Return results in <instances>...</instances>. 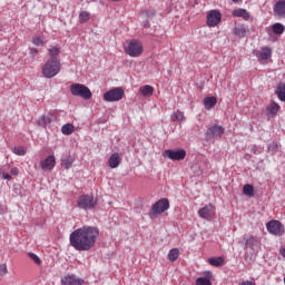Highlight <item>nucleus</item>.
<instances>
[{
	"instance_id": "obj_4",
	"label": "nucleus",
	"mask_w": 285,
	"mask_h": 285,
	"mask_svg": "<svg viewBox=\"0 0 285 285\" xmlns=\"http://www.w3.org/2000/svg\"><path fill=\"white\" fill-rule=\"evenodd\" d=\"M71 95L73 97H81V99H91L92 98V92L86 85L81 83H72L70 86Z\"/></svg>"
},
{
	"instance_id": "obj_40",
	"label": "nucleus",
	"mask_w": 285,
	"mask_h": 285,
	"mask_svg": "<svg viewBox=\"0 0 285 285\" xmlns=\"http://www.w3.org/2000/svg\"><path fill=\"white\" fill-rule=\"evenodd\" d=\"M8 274V265L0 264V275H7Z\"/></svg>"
},
{
	"instance_id": "obj_25",
	"label": "nucleus",
	"mask_w": 285,
	"mask_h": 285,
	"mask_svg": "<svg viewBox=\"0 0 285 285\" xmlns=\"http://www.w3.org/2000/svg\"><path fill=\"white\" fill-rule=\"evenodd\" d=\"M208 264H210V266H215L216 268H219L220 266H224V257L219 256V257L208 258Z\"/></svg>"
},
{
	"instance_id": "obj_17",
	"label": "nucleus",
	"mask_w": 285,
	"mask_h": 285,
	"mask_svg": "<svg viewBox=\"0 0 285 285\" xmlns=\"http://www.w3.org/2000/svg\"><path fill=\"white\" fill-rule=\"evenodd\" d=\"M55 156H48L43 161L40 163V166L43 170H52V168H55Z\"/></svg>"
},
{
	"instance_id": "obj_39",
	"label": "nucleus",
	"mask_w": 285,
	"mask_h": 285,
	"mask_svg": "<svg viewBox=\"0 0 285 285\" xmlns=\"http://www.w3.org/2000/svg\"><path fill=\"white\" fill-rule=\"evenodd\" d=\"M31 41H32L33 46H43V38H41V37L32 38Z\"/></svg>"
},
{
	"instance_id": "obj_13",
	"label": "nucleus",
	"mask_w": 285,
	"mask_h": 285,
	"mask_svg": "<svg viewBox=\"0 0 285 285\" xmlns=\"http://www.w3.org/2000/svg\"><path fill=\"white\" fill-rule=\"evenodd\" d=\"M213 215H215V206H213V204H208L198 210V216L200 219L208 220L210 217H213Z\"/></svg>"
},
{
	"instance_id": "obj_42",
	"label": "nucleus",
	"mask_w": 285,
	"mask_h": 285,
	"mask_svg": "<svg viewBox=\"0 0 285 285\" xmlns=\"http://www.w3.org/2000/svg\"><path fill=\"white\" fill-rule=\"evenodd\" d=\"M204 277H205V279H209V282H210V279H213V272H210V271H206V272H204Z\"/></svg>"
},
{
	"instance_id": "obj_26",
	"label": "nucleus",
	"mask_w": 285,
	"mask_h": 285,
	"mask_svg": "<svg viewBox=\"0 0 285 285\" xmlns=\"http://www.w3.org/2000/svg\"><path fill=\"white\" fill-rule=\"evenodd\" d=\"M272 30H273L274 35H284L285 27H284V24L276 22L273 24Z\"/></svg>"
},
{
	"instance_id": "obj_38",
	"label": "nucleus",
	"mask_w": 285,
	"mask_h": 285,
	"mask_svg": "<svg viewBox=\"0 0 285 285\" xmlns=\"http://www.w3.org/2000/svg\"><path fill=\"white\" fill-rule=\"evenodd\" d=\"M28 255H29L30 259H32V262H35V264H38V265L41 264V258H39V256H37V254L29 253Z\"/></svg>"
},
{
	"instance_id": "obj_33",
	"label": "nucleus",
	"mask_w": 285,
	"mask_h": 285,
	"mask_svg": "<svg viewBox=\"0 0 285 285\" xmlns=\"http://www.w3.org/2000/svg\"><path fill=\"white\" fill-rule=\"evenodd\" d=\"M75 163V159L72 157L68 156L67 158L62 159V167L66 168V170L72 168V164Z\"/></svg>"
},
{
	"instance_id": "obj_36",
	"label": "nucleus",
	"mask_w": 285,
	"mask_h": 285,
	"mask_svg": "<svg viewBox=\"0 0 285 285\" xmlns=\"http://www.w3.org/2000/svg\"><path fill=\"white\" fill-rule=\"evenodd\" d=\"M250 153H253V155H262V153H264V148L257 147V145H253L250 147Z\"/></svg>"
},
{
	"instance_id": "obj_30",
	"label": "nucleus",
	"mask_w": 285,
	"mask_h": 285,
	"mask_svg": "<svg viewBox=\"0 0 285 285\" xmlns=\"http://www.w3.org/2000/svg\"><path fill=\"white\" fill-rule=\"evenodd\" d=\"M243 193L247 197H253L255 195V187H253V185H249V184L244 185Z\"/></svg>"
},
{
	"instance_id": "obj_31",
	"label": "nucleus",
	"mask_w": 285,
	"mask_h": 285,
	"mask_svg": "<svg viewBox=\"0 0 285 285\" xmlns=\"http://www.w3.org/2000/svg\"><path fill=\"white\" fill-rule=\"evenodd\" d=\"M179 258V249L178 248H173L168 253V259L169 262H177Z\"/></svg>"
},
{
	"instance_id": "obj_3",
	"label": "nucleus",
	"mask_w": 285,
	"mask_h": 285,
	"mask_svg": "<svg viewBox=\"0 0 285 285\" xmlns=\"http://www.w3.org/2000/svg\"><path fill=\"white\" fill-rule=\"evenodd\" d=\"M168 208H170V203L168 202V199L163 198V199L156 202L151 206L149 217L151 219L155 217H159V215H161V213H166V210H168Z\"/></svg>"
},
{
	"instance_id": "obj_20",
	"label": "nucleus",
	"mask_w": 285,
	"mask_h": 285,
	"mask_svg": "<svg viewBox=\"0 0 285 285\" xmlns=\"http://www.w3.org/2000/svg\"><path fill=\"white\" fill-rule=\"evenodd\" d=\"M203 104L206 110H213L215 106H217V98L216 97H205Z\"/></svg>"
},
{
	"instance_id": "obj_2",
	"label": "nucleus",
	"mask_w": 285,
	"mask_h": 285,
	"mask_svg": "<svg viewBox=\"0 0 285 285\" xmlns=\"http://www.w3.org/2000/svg\"><path fill=\"white\" fill-rule=\"evenodd\" d=\"M58 72H61V61L57 58H49L42 67L43 77L52 79V77H57Z\"/></svg>"
},
{
	"instance_id": "obj_14",
	"label": "nucleus",
	"mask_w": 285,
	"mask_h": 285,
	"mask_svg": "<svg viewBox=\"0 0 285 285\" xmlns=\"http://www.w3.org/2000/svg\"><path fill=\"white\" fill-rule=\"evenodd\" d=\"M254 55L258 61H267L271 55H273V50L269 47H262L261 50H254Z\"/></svg>"
},
{
	"instance_id": "obj_6",
	"label": "nucleus",
	"mask_w": 285,
	"mask_h": 285,
	"mask_svg": "<svg viewBox=\"0 0 285 285\" xmlns=\"http://www.w3.org/2000/svg\"><path fill=\"white\" fill-rule=\"evenodd\" d=\"M125 52L129 57H140L141 52H144V46L138 40H131L125 48Z\"/></svg>"
},
{
	"instance_id": "obj_35",
	"label": "nucleus",
	"mask_w": 285,
	"mask_h": 285,
	"mask_svg": "<svg viewBox=\"0 0 285 285\" xmlns=\"http://www.w3.org/2000/svg\"><path fill=\"white\" fill-rule=\"evenodd\" d=\"M196 285H213V282H210V279L205 277H198L196 279Z\"/></svg>"
},
{
	"instance_id": "obj_37",
	"label": "nucleus",
	"mask_w": 285,
	"mask_h": 285,
	"mask_svg": "<svg viewBox=\"0 0 285 285\" xmlns=\"http://www.w3.org/2000/svg\"><path fill=\"white\" fill-rule=\"evenodd\" d=\"M13 153H14V155H19L20 157H23V155H26L27 150L24 149V147H14Z\"/></svg>"
},
{
	"instance_id": "obj_28",
	"label": "nucleus",
	"mask_w": 285,
	"mask_h": 285,
	"mask_svg": "<svg viewBox=\"0 0 285 285\" xmlns=\"http://www.w3.org/2000/svg\"><path fill=\"white\" fill-rule=\"evenodd\" d=\"M171 121H186V116L184 111L177 110L171 115Z\"/></svg>"
},
{
	"instance_id": "obj_1",
	"label": "nucleus",
	"mask_w": 285,
	"mask_h": 285,
	"mask_svg": "<svg viewBox=\"0 0 285 285\" xmlns=\"http://www.w3.org/2000/svg\"><path fill=\"white\" fill-rule=\"evenodd\" d=\"M99 238V228L94 226H83L75 229L70 236V246L75 250H90L95 247L97 239Z\"/></svg>"
},
{
	"instance_id": "obj_21",
	"label": "nucleus",
	"mask_w": 285,
	"mask_h": 285,
	"mask_svg": "<svg viewBox=\"0 0 285 285\" xmlns=\"http://www.w3.org/2000/svg\"><path fill=\"white\" fill-rule=\"evenodd\" d=\"M233 17H242L245 21H248L250 19V13L246 11V9H236L232 11Z\"/></svg>"
},
{
	"instance_id": "obj_47",
	"label": "nucleus",
	"mask_w": 285,
	"mask_h": 285,
	"mask_svg": "<svg viewBox=\"0 0 285 285\" xmlns=\"http://www.w3.org/2000/svg\"><path fill=\"white\" fill-rule=\"evenodd\" d=\"M148 26H150V23H149L148 21H146V22L142 23V27H144V28H148Z\"/></svg>"
},
{
	"instance_id": "obj_45",
	"label": "nucleus",
	"mask_w": 285,
	"mask_h": 285,
	"mask_svg": "<svg viewBox=\"0 0 285 285\" xmlns=\"http://www.w3.org/2000/svg\"><path fill=\"white\" fill-rule=\"evenodd\" d=\"M277 147L275 145H268V150H272L273 154H275V149Z\"/></svg>"
},
{
	"instance_id": "obj_9",
	"label": "nucleus",
	"mask_w": 285,
	"mask_h": 285,
	"mask_svg": "<svg viewBox=\"0 0 285 285\" xmlns=\"http://www.w3.org/2000/svg\"><path fill=\"white\" fill-rule=\"evenodd\" d=\"M224 135V127L219 125H212L207 128L206 139L207 141H213V139H222Z\"/></svg>"
},
{
	"instance_id": "obj_46",
	"label": "nucleus",
	"mask_w": 285,
	"mask_h": 285,
	"mask_svg": "<svg viewBox=\"0 0 285 285\" xmlns=\"http://www.w3.org/2000/svg\"><path fill=\"white\" fill-rule=\"evenodd\" d=\"M279 253H281L282 257H284V259H285V247L281 248Z\"/></svg>"
},
{
	"instance_id": "obj_12",
	"label": "nucleus",
	"mask_w": 285,
	"mask_h": 285,
	"mask_svg": "<svg viewBox=\"0 0 285 285\" xmlns=\"http://www.w3.org/2000/svg\"><path fill=\"white\" fill-rule=\"evenodd\" d=\"M222 23V13L217 10H212L207 13L208 28H215Z\"/></svg>"
},
{
	"instance_id": "obj_5",
	"label": "nucleus",
	"mask_w": 285,
	"mask_h": 285,
	"mask_svg": "<svg viewBox=\"0 0 285 285\" xmlns=\"http://www.w3.org/2000/svg\"><path fill=\"white\" fill-rule=\"evenodd\" d=\"M77 205L78 208H81L82 210H92V208L97 206V199L90 195H81L78 198Z\"/></svg>"
},
{
	"instance_id": "obj_16",
	"label": "nucleus",
	"mask_w": 285,
	"mask_h": 285,
	"mask_svg": "<svg viewBox=\"0 0 285 285\" xmlns=\"http://www.w3.org/2000/svg\"><path fill=\"white\" fill-rule=\"evenodd\" d=\"M274 14L281 19H285V0H278L274 4Z\"/></svg>"
},
{
	"instance_id": "obj_8",
	"label": "nucleus",
	"mask_w": 285,
	"mask_h": 285,
	"mask_svg": "<svg viewBox=\"0 0 285 285\" xmlns=\"http://www.w3.org/2000/svg\"><path fill=\"white\" fill-rule=\"evenodd\" d=\"M163 157H167L171 161H181L186 159V150L184 149H166L163 153Z\"/></svg>"
},
{
	"instance_id": "obj_24",
	"label": "nucleus",
	"mask_w": 285,
	"mask_h": 285,
	"mask_svg": "<svg viewBox=\"0 0 285 285\" xmlns=\"http://www.w3.org/2000/svg\"><path fill=\"white\" fill-rule=\"evenodd\" d=\"M52 122V116L50 115H43L38 119V126H41L42 128H46L48 124Z\"/></svg>"
},
{
	"instance_id": "obj_19",
	"label": "nucleus",
	"mask_w": 285,
	"mask_h": 285,
	"mask_svg": "<svg viewBox=\"0 0 285 285\" xmlns=\"http://www.w3.org/2000/svg\"><path fill=\"white\" fill-rule=\"evenodd\" d=\"M119 164H121V156L119 153H115L109 157V168H118Z\"/></svg>"
},
{
	"instance_id": "obj_34",
	"label": "nucleus",
	"mask_w": 285,
	"mask_h": 285,
	"mask_svg": "<svg viewBox=\"0 0 285 285\" xmlns=\"http://www.w3.org/2000/svg\"><path fill=\"white\" fill-rule=\"evenodd\" d=\"M59 50H60L59 47H51L49 49V57H50V59H57V57L59 56Z\"/></svg>"
},
{
	"instance_id": "obj_27",
	"label": "nucleus",
	"mask_w": 285,
	"mask_h": 285,
	"mask_svg": "<svg viewBox=\"0 0 285 285\" xmlns=\"http://www.w3.org/2000/svg\"><path fill=\"white\" fill-rule=\"evenodd\" d=\"M276 95L281 101H285V83H279L276 89Z\"/></svg>"
},
{
	"instance_id": "obj_29",
	"label": "nucleus",
	"mask_w": 285,
	"mask_h": 285,
	"mask_svg": "<svg viewBox=\"0 0 285 285\" xmlns=\"http://www.w3.org/2000/svg\"><path fill=\"white\" fill-rule=\"evenodd\" d=\"M62 135H72L75 132V125L66 124L61 127Z\"/></svg>"
},
{
	"instance_id": "obj_44",
	"label": "nucleus",
	"mask_w": 285,
	"mask_h": 285,
	"mask_svg": "<svg viewBox=\"0 0 285 285\" xmlns=\"http://www.w3.org/2000/svg\"><path fill=\"white\" fill-rule=\"evenodd\" d=\"M2 178L9 181L10 179H12V176H10V174H2Z\"/></svg>"
},
{
	"instance_id": "obj_10",
	"label": "nucleus",
	"mask_w": 285,
	"mask_h": 285,
	"mask_svg": "<svg viewBox=\"0 0 285 285\" xmlns=\"http://www.w3.org/2000/svg\"><path fill=\"white\" fill-rule=\"evenodd\" d=\"M267 232L271 235H276L281 237V235H284V225L279 220H269L266 224Z\"/></svg>"
},
{
	"instance_id": "obj_18",
	"label": "nucleus",
	"mask_w": 285,
	"mask_h": 285,
	"mask_svg": "<svg viewBox=\"0 0 285 285\" xmlns=\"http://www.w3.org/2000/svg\"><path fill=\"white\" fill-rule=\"evenodd\" d=\"M233 32L239 39H244V37H246V33L248 32V27L244 24H238L234 28Z\"/></svg>"
},
{
	"instance_id": "obj_23",
	"label": "nucleus",
	"mask_w": 285,
	"mask_h": 285,
	"mask_svg": "<svg viewBox=\"0 0 285 285\" xmlns=\"http://www.w3.org/2000/svg\"><path fill=\"white\" fill-rule=\"evenodd\" d=\"M279 112V106L277 102H272L269 106H267V115L268 117H275Z\"/></svg>"
},
{
	"instance_id": "obj_7",
	"label": "nucleus",
	"mask_w": 285,
	"mask_h": 285,
	"mask_svg": "<svg viewBox=\"0 0 285 285\" xmlns=\"http://www.w3.org/2000/svg\"><path fill=\"white\" fill-rule=\"evenodd\" d=\"M105 101H121L124 99V89L121 87H116L104 94Z\"/></svg>"
},
{
	"instance_id": "obj_15",
	"label": "nucleus",
	"mask_w": 285,
	"mask_h": 285,
	"mask_svg": "<svg viewBox=\"0 0 285 285\" xmlns=\"http://www.w3.org/2000/svg\"><path fill=\"white\" fill-rule=\"evenodd\" d=\"M62 285H83V279L75 276V275H67L61 281Z\"/></svg>"
},
{
	"instance_id": "obj_32",
	"label": "nucleus",
	"mask_w": 285,
	"mask_h": 285,
	"mask_svg": "<svg viewBox=\"0 0 285 285\" xmlns=\"http://www.w3.org/2000/svg\"><path fill=\"white\" fill-rule=\"evenodd\" d=\"M79 21L80 23H88V21H90V12L81 11L79 13Z\"/></svg>"
},
{
	"instance_id": "obj_22",
	"label": "nucleus",
	"mask_w": 285,
	"mask_h": 285,
	"mask_svg": "<svg viewBox=\"0 0 285 285\" xmlns=\"http://www.w3.org/2000/svg\"><path fill=\"white\" fill-rule=\"evenodd\" d=\"M139 92L142 95V97H153V92H155V88L150 85H145L140 87Z\"/></svg>"
},
{
	"instance_id": "obj_43",
	"label": "nucleus",
	"mask_w": 285,
	"mask_h": 285,
	"mask_svg": "<svg viewBox=\"0 0 285 285\" xmlns=\"http://www.w3.org/2000/svg\"><path fill=\"white\" fill-rule=\"evenodd\" d=\"M10 174L17 177V175H19V168L17 167L11 168Z\"/></svg>"
},
{
	"instance_id": "obj_11",
	"label": "nucleus",
	"mask_w": 285,
	"mask_h": 285,
	"mask_svg": "<svg viewBox=\"0 0 285 285\" xmlns=\"http://www.w3.org/2000/svg\"><path fill=\"white\" fill-rule=\"evenodd\" d=\"M240 244L245 245V248H250L254 253H259L261 242L259 238L254 236H244Z\"/></svg>"
},
{
	"instance_id": "obj_41",
	"label": "nucleus",
	"mask_w": 285,
	"mask_h": 285,
	"mask_svg": "<svg viewBox=\"0 0 285 285\" xmlns=\"http://www.w3.org/2000/svg\"><path fill=\"white\" fill-rule=\"evenodd\" d=\"M29 50L30 57H37V55H39V50H37V48H30Z\"/></svg>"
}]
</instances>
